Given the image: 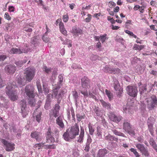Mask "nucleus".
Wrapping results in <instances>:
<instances>
[{"label": "nucleus", "instance_id": "nucleus-1", "mask_svg": "<svg viewBox=\"0 0 157 157\" xmlns=\"http://www.w3.org/2000/svg\"><path fill=\"white\" fill-rule=\"evenodd\" d=\"M79 132L78 125L77 123H75L74 125L71 127L70 130L69 128L67 129L66 132L63 135V137L66 141H70L71 139L75 138L76 136L78 135Z\"/></svg>", "mask_w": 157, "mask_h": 157}, {"label": "nucleus", "instance_id": "nucleus-2", "mask_svg": "<svg viewBox=\"0 0 157 157\" xmlns=\"http://www.w3.org/2000/svg\"><path fill=\"white\" fill-rule=\"evenodd\" d=\"M60 87H53L52 90L53 95L54 96L55 98L56 99L57 104H60L64 94L67 92V90L65 89H61L59 92Z\"/></svg>", "mask_w": 157, "mask_h": 157}, {"label": "nucleus", "instance_id": "nucleus-3", "mask_svg": "<svg viewBox=\"0 0 157 157\" xmlns=\"http://www.w3.org/2000/svg\"><path fill=\"white\" fill-rule=\"evenodd\" d=\"M146 101L147 108L148 111H153L157 108V98L155 95H152L147 99Z\"/></svg>", "mask_w": 157, "mask_h": 157}, {"label": "nucleus", "instance_id": "nucleus-4", "mask_svg": "<svg viewBox=\"0 0 157 157\" xmlns=\"http://www.w3.org/2000/svg\"><path fill=\"white\" fill-rule=\"evenodd\" d=\"M13 86L10 85L7 86L6 88V92L7 95L10 99L13 101L17 100L18 96L16 92L13 89Z\"/></svg>", "mask_w": 157, "mask_h": 157}, {"label": "nucleus", "instance_id": "nucleus-5", "mask_svg": "<svg viewBox=\"0 0 157 157\" xmlns=\"http://www.w3.org/2000/svg\"><path fill=\"white\" fill-rule=\"evenodd\" d=\"M34 86L31 84L26 85L25 89V93L30 98H34L35 96Z\"/></svg>", "mask_w": 157, "mask_h": 157}, {"label": "nucleus", "instance_id": "nucleus-6", "mask_svg": "<svg viewBox=\"0 0 157 157\" xmlns=\"http://www.w3.org/2000/svg\"><path fill=\"white\" fill-rule=\"evenodd\" d=\"M25 82L26 81L24 78H21L19 76L18 77H17L16 78L15 82H13L12 84L11 83L10 84L15 87H21L25 85Z\"/></svg>", "mask_w": 157, "mask_h": 157}, {"label": "nucleus", "instance_id": "nucleus-7", "mask_svg": "<svg viewBox=\"0 0 157 157\" xmlns=\"http://www.w3.org/2000/svg\"><path fill=\"white\" fill-rule=\"evenodd\" d=\"M127 94L130 96L135 98L138 92L137 88L134 86H128L126 88Z\"/></svg>", "mask_w": 157, "mask_h": 157}, {"label": "nucleus", "instance_id": "nucleus-8", "mask_svg": "<svg viewBox=\"0 0 157 157\" xmlns=\"http://www.w3.org/2000/svg\"><path fill=\"white\" fill-rule=\"evenodd\" d=\"M108 115L110 120L116 123H119L122 119L121 116L119 115H116L114 112H110Z\"/></svg>", "mask_w": 157, "mask_h": 157}, {"label": "nucleus", "instance_id": "nucleus-9", "mask_svg": "<svg viewBox=\"0 0 157 157\" xmlns=\"http://www.w3.org/2000/svg\"><path fill=\"white\" fill-rule=\"evenodd\" d=\"M26 101L25 99L21 100L20 102L21 109V113L23 117H25L29 113L26 106Z\"/></svg>", "mask_w": 157, "mask_h": 157}, {"label": "nucleus", "instance_id": "nucleus-10", "mask_svg": "<svg viewBox=\"0 0 157 157\" xmlns=\"http://www.w3.org/2000/svg\"><path fill=\"white\" fill-rule=\"evenodd\" d=\"M1 142L5 146V148L6 151H10L15 148L14 143H11L4 139H2Z\"/></svg>", "mask_w": 157, "mask_h": 157}, {"label": "nucleus", "instance_id": "nucleus-11", "mask_svg": "<svg viewBox=\"0 0 157 157\" xmlns=\"http://www.w3.org/2000/svg\"><path fill=\"white\" fill-rule=\"evenodd\" d=\"M59 104H56L53 108L51 110L49 115L50 117L52 116L56 117L59 115V110L60 109V106Z\"/></svg>", "mask_w": 157, "mask_h": 157}, {"label": "nucleus", "instance_id": "nucleus-12", "mask_svg": "<svg viewBox=\"0 0 157 157\" xmlns=\"http://www.w3.org/2000/svg\"><path fill=\"white\" fill-rule=\"evenodd\" d=\"M81 84L82 86L80 88L88 89L90 87V81L87 77L85 76L81 79Z\"/></svg>", "mask_w": 157, "mask_h": 157}, {"label": "nucleus", "instance_id": "nucleus-13", "mask_svg": "<svg viewBox=\"0 0 157 157\" xmlns=\"http://www.w3.org/2000/svg\"><path fill=\"white\" fill-rule=\"evenodd\" d=\"M114 89L117 96L120 97L122 94L123 89L120 86V85L117 80L115 81L114 83Z\"/></svg>", "mask_w": 157, "mask_h": 157}, {"label": "nucleus", "instance_id": "nucleus-14", "mask_svg": "<svg viewBox=\"0 0 157 157\" xmlns=\"http://www.w3.org/2000/svg\"><path fill=\"white\" fill-rule=\"evenodd\" d=\"M35 73V69L27 70L25 72L26 80L30 82L34 77Z\"/></svg>", "mask_w": 157, "mask_h": 157}, {"label": "nucleus", "instance_id": "nucleus-15", "mask_svg": "<svg viewBox=\"0 0 157 157\" xmlns=\"http://www.w3.org/2000/svg\"><path fill=\"white\" fill-rule=\"evenodd\" d=\"M52 133L51 127L49 126L46 134L47 142L49 143H53L55 141L54 138L51 135Z\"/></svg>", "mask_w": 157, "mask_h": 157}, {"label": "nucleus", "instance_id": "nucleus-16", "mask_svg": "<svg viewBox=\"0 0 157 157\" xmlns=\"http://www.w3.org/2000/svg\"><path fill=\"white\" fill-rule=\"evenodd\" d=\"M71 33L76 36H78L79 35H82L83 30L80 28L78 27L77 25L73 26L72 28Z\"/></svg>", "mask_w": 157, "mask_h": 157}, {"label": "nucleus", "instance_id": "nucleus-17", "mask_svg": "<svg viewBox=\"0 0 157 157\" xmlns=\"http://www.w3.org/2000/svg\"><path fill=\"white\" fill-rule=\"evenodd\" d=\"M100 102L102 106L108 111V113H109L110 112L112 111L113 107L111 106L110 103L108 102H106L103 100H101Z\"/></svg>", "mask_w": 157, "mask_h": 157}, {"label": "nucleus", "instance_id": "nucleus-18", "mask_svg": "<svg viewBox=\"0 0 157 157\" xmlns=\"http://www.w3.org/2000/svg\"><path fill=\"white\" fill-rule=\"evenodd\" d=\"M31 44L33 46V49H35L40 44L39 40L38 39L37 36H34L31 39Z\"/></svg>", "mask_w": 157, "mask_h": 157}, {"label": "nucleus", "instance_id": "nucleus-19", "mask_svg": "<svg viewBox=\"0 0 157 157\" xmlns=\"http://www.w3.org/2000/svg\"><path fill=\"white\" fill-rule=\"evenodd\" d=\"M109 152V151L105 148L100 149L97 154L96 157H105Z\"/></svg>", "mask_w": 157, "mask_h": 157}, {"label": "nucleus", "instance_id": "nucleus-20", "mask_svg": "<svg viewBox=\"0 0 157 157\" xmlns=\"http://www.w3.org/2000/svg\"><path fill=\"white\" fill-rule=\"evenodd\" d=\"M132 126L131 125L129 121L126 120H124L123 129L125 132L129 130Z\"/></svg>", "mask_w": 157, "mask_h": 157}, {"label": "nucleus", "instance_id": "nucleus-21", "mask_svg": "<svg viewBox=\"0 0 157 157\" xmlns=\"http://www.w3.org/2000/svg\"><path fill=\"white\" fill-rule=\"evenodd\" d=\"M56 124L59 126L60 128L63 129L64 128V125L61 116L58 117L56 119Z\"/></svg>", "mask_w": 157, "mask_h": 157}, {"label": "nucleus", "instance_id": "nucleus-22", "mask_svg": "<svg viewBox=\"0 0 157 157\" xmlns=\"http://www.w3.org/2000/svg\"><path fill=\"white\" fill-rule=\"evenodd\" d=\"M84 129L83 127L80 126V132L79 135V139L77 140L78 142L82 143L83 142V137L84 136Z\"/></svg>", "mask_w": 157, "mask_h": 157}, {"label": "nucleus", "instance_id": "nucleus-23", "mask_svg": "<svg viewBox=\"0 0 157 157\" xmlns=\"http://www.w3.org/2000/svg\"><path fill=\"white\" fill-rule=\"evenodd\" d=\"M59 28L60 32L64 36H67V32L66 30L63 23H61L59 24Z\"/></svg>", "mask_w": 157, "mask_h": 157}, {"label": "nucleus", "instance_id": "nucleus-24", "mask_svg": "<svg viewBox=\"0 0 157 157\" xmlns=\"http://www.w3.org/2000/svg\"><path fill=\"white\" fill-rule=\"evenodd\" d=\"M40 133L37 131L33 132L31 133L30 136L33 139H35L36 141L40 140Z\"/></svg>", "mask_w": 157, "mask_h": 157}, {"label": "nucleus", "instance_id": "nucleus-25", "mask_svg": "<svg viewBox=\"0 0 157 157\" xmlns=\"http://www.w3.org/2000/svg\"><path fill=\"white\" fill-rule=\"evenodd\" d=\"M63 75L61 74L59 75L58 76L59 78V81L57 84H56L55 86L53 87H60V88L62 86V82H63Z\"/></svg>", "mask_w": 157, "mask_h": 157}, {"label": "nucleus", "instance_id": "nucleus-26", "mask_svg": "<svg viewBox=\"0 0 157 157\" xmlns=\"http://www.w3.org/2000/svg\"><path fill=\"white\" fill-rule=\"evenodd\" d=\"M105 139L106 140L108 141H114L116 142H117L118 141V139L117 138L115 137V136H112L109 134L106 136L105 137Z\"/></svg>", "mask_w": 157, "mask_h": 157}, {"label": "nucleus", "instance_id": "nucleus-27", "mask_svg": "<svg viewBox=\"0 0 157 157\" xmlns=\"http://www.w3.org/2000/svg\"><path fill=\"white\" fill-rule=\"evenodd\" d=\"M10 54H22L21 51V49L19 48H12L10 51L9 52Z\"/></svg>", "mask_w": 157, "mask_h": 157}, {"label": "nucleus", "instance_id": "nucleus-28", "mask_svg": "<svg viewBox=\"0 0 157 157\" xmlns=\"http://www.w3.org/2000/svg\"><path fill=\"white\" fill-rule=\"evenodd\" d=\"M147 84H143L142 86H141L140 87L139 90L140 94H143L144 92H146L147 91Z\"/></svg>", "mask_w": 157, "mask_h": 157}, {"label": "nucleus", "instance_id": "nucleus-29", "mask_svg": "<svg viewBox=\"0 0 157 157\" xmlns=\"http://www.w3.org/2000/svg\"><path fill=\"white\" fill-rule=\"evenodd\" d=\"M147 124L149 130L152 136H154L153 124L151 122H148Z\"/></svg>", "mask_w": 157, "mask_h": 157}, {"label": "nucleus", "instance_id": "nucleus-30", "mask_svg": "<svg viewBox=\"0 0 157 157\" xmlns=\"http://www.w3.org/2000/svg\"><path fill=\"white\" fill-rule=\"evenodd\" d=\"M72 95L73 98L75 100V105H76L78 103V101L79 97L77 92L76 91H73Z\"/></svg>", "mask_w": 157, "mask_h": 157}, {"label": "nucleus", "instance_id": "nucleus-31", "mask_svg": "<svg viewBox=\"0 0 157 157\" xmlns=\"http://www.w3.org/2000/svg\"><path fill=\"white\" fill-rule=\"evenodd\" d=\"M135 146L136 147L139 149L141 152L145 148L144 145L143 144L136 143L135 144Z\"/></svg>", "mask_w": 157, "mask_h": 157}, {"label": "nucleus", "instance_id": "nucleus-32", "mask_svg": "<svg viewBox=\"0 0 157 157\" xmlns=\"http://www.w3.org/2000/svg\"><path fill=\"white\" fill-rule=\"evenodd\" d=\"M140 110L143 113H144L146 112V105L144 103L141 102L140 105Z\"/></svg>", "mask_w": 157, "mask_h": 157}, {"label": "nucleus", "instance_id": "nucleus-33", "mask_svg": "<svg viewBox=\"0 0 157 157\" xmlns=\"http://www.w3.org/2000/svg\"><path fill=\"white\" fill-rule=\"evenodd\" d=\"M87 90L85 89L84 88L82 89L81 88H80L79 91L83 95L84 97L85 98H86L88 96Z\"/></svg>", "mask_w": 157, "mask_h": 157}, {"label": "nucleus", "instance_id": "nucleus-34", "mask_svg": "<svg viewBox=\"0 0 157 157\" xmlns=\"http://www.w3.org/2000/svg\"><path fill=\"white\" fill-rule=\"evenodd\" d=\"M112 131L113 132V133L116 135L122 136L124 137H126L124 134V133L118 131L116 129H113L112 130Z\"/></svg>", "mask_w": 157, "mask_h": 157}, {"label": "nucleus", "instance_id": "nucleus-35", "mask_svg": "<svg viewBox=\"0 0 157 157\" xmlns=\"http://www.w3.org/2000/svg\"><path fill=\"white\" fill-rule=\"evenodd\" d=\"M143 155H144L145 157H148L150 155V154L148 149L147 147H146L141 152Z\"/></svg>", "mask_w": 157, "mask_h": 157}, {"label": "nucleus", "instance_id": "nucleus-36", "mask_svg": "<svg viewBox=\"0 0 157 157\" xmlns=\"http://www.w3.org/2000/svg\"><path fill=\"white\" fill-rule=\"evenodd\" d=\"M28 104L31 107H33L35 106L36 101L35 100L34 98H30L29 99Z\"/></svg>", "mask_w": 157, "mask_h": 157}, {"label": "nucleus", "instance_id": "nucleus-37", "mask_svg": "<svg viewBox=\"0 0 157 157\" xmlns=\"http://www.w3.org/2000/svg\"><path fill=\"white\" fill-rule=\"evenodd\" d=\"M144 47V45H139L136 44H134L133 48L135 50L140 51Z\"/></svg>", "mask_w": 157, "mask_h": 157}, {"label": "nucleus", "instance_id": "nucleus-38", "mask_svg": "<svg viewBox=\"0 0 157 157\" xmlns=\"http://www.w3.org/2000/svg\"><path fill=\"white\" fill-rule=\"evenodd\" d=\"M126 132L131 136H134L136 134L134 129L132 128V127L130 128L129 130L127 131Z\"/></svg>", "mask_w": 157, "mask_h": 157}, {"label": "nucleus", "instance_id": "nucleus-39", "mask_svg": "<svg viewBox=\"0 0 157 157\" xmlns=\"http://www.w3.org/2000/svg\"><path fill=\"white\" fill-rule=\"evenodd\" d=\"M131 60L132 64H134L135 63H137L138 62H140V59L136 57L132 58Z\"/></svg>", "mask_w": 157, "mask_h": 157}, {"label": "nucleus", "instance_id": "nucleus-40", "mask_svg": "<svg viewBox=\"0 0 157 157\" xmlns=\"http://www.w3.org/2000/svg\"><path fill=\"white\" fill-rule=\"evenodd\" d=\"M94 111L97 116H100L101 115V110L98 107L95 106Z\"/></svg>", "mask_w": 157, "mask_h": 157}, {"label": "nucleus", "instance_id": "nucleus-41", "mask_svg": "<svg viewBox=\"0 0 157 157\" xmlns=\"http://www.w3.org/2000/svg\"><path fill=\"white\" fill-rule=\"evenodd\" d=\"M107 39H108V38L107 37V34L105 33L103 35L100 36V40L102 43H104L105 40Z\"/></svg>", "mask_w": 157, "mask_h": 157}, {"label": "nucleus", "instance_id": "nucleus-42", "mask_svg": "<svg viewBox=\"0 0 157 157\" xmlns=\"http://www.w3.org/2000/svg\"><path fill=\"white\" fill-rule=\"evenodd\" d=\"M41 38L43 41L45 43H48L50 41V39L47 36L43 35H42Z\"/></svg>", "mask_w": 157, "mask_h": 157}, {"label": "nucleus", "instance_id": "nucleus-43", "mask_svg": "<svg viewBox=\"0 0 157 157\" xmlns=\"http://www.w3.org/2000/svg\"><path fill=\"white\" fill-rule=\"evenodd\" d=\"M43 88L44 91V93L45 94H48L49 92V89L47 86L46 85V84L43 83Z\"/></svg>", "mask_w": 157, "mask_h": 157}, {"label": "nucleus", "instance_id": "nucleus-44", "mask_svg": "<svg viewBox=\"0 0 157 157\" xmlns=\"http://www.w3.org/2000/svg\"><path fill=\"white\" fill-rule=\"evenodd\" d=\"M88 128L90 134L91 135H93V132H94V128L90 123L88 124Z\"/></svg>", "mask_w": 157, "mask_h": 157}, {"label": "nucleus", "instance_id": "nucleus-45", "mask_svg": "<svg viewBox=\"0 0 157 157\" xmlns=\"http://www.w3.org/2000/svg\"><path fill=\"white\" fill-rule=\"evenodd\" d=\"M117 69H103V71L105 73H113L115 74L116 73Z\"/></svg>", "mask_w": 157, "mask_h": 157}, {"label": "nucleus", "instance_id": "nucleus-46", "mask_svg": "<svg viewBox=\"0 0 157 157\" xmlns=\"http://www.w3.org/2000/svg\"><path fill=\"white\" fill-rule=\"evenodd\" d=\"M105 93L106 94L108 97L109 100H111L113 98L112 94L110 91H108L106 89L105 90Z\"/></svg>", "mask_w": 157, "mask_h": 157}, {"label": "nucleus", "instance_id": "nucleus-47", "mask_svg": "<svg viewBox=\"0 0 157 157\" xmlns=\"http://www.w3.org/2000/svg\"><path fill=\"white\" fill-rule=\"evenodd\" d=\"M130 150L134 154L135 157H140V155L138 153L137 151L136 150L133 148H132L130 149Z\"/></svg>", "mask_w": 157, "mask_h": 157}, {"label": "nucleus", "instance_id": "nucleus-48", "mask_svg": "<svg viewBox=\"0 0 157 157\" xmlns=\"http://www.w3.org/2000/svg\"><path fill=\"white\" fill-rule=\"evenodd\" d=\"M53 96V94H48L46 96V101L48 102H52V98H53L52 96Z\"/></svg>", "mask_w": 157, "mask_h": 157}, {"label": "nucleus", "instance_id": "nucleus-49", "mask_svg": "<svg viewBox=\"0 0 157 157\" xmlns=\"http://www.w3.org/2000/svg\"><path fill=\"white\" fill-rule=\"evenodd\" d=\"M41 115L42 113L41 112H40L38 114H37L36 115V121L38 122L39 123H40L41 119Z\"/></svg>", "mask_w": 157, "mask_h": 157}, {"label": "nucleus", "instance_id": "nucleus-50", "mask_svg": "<svg viewBox=\"0 0 157 157\" xmlns=\"http://www.w3.org/2000/svg\"><path fill=\"white\" fill-rule=\"evenodd\" d=\"M36 84L39 92V93H42V88L40 82L39 81H37L36 82Z\"/></svg>", "mask_w": 157, "mask_h": 157}, {"label": "nucleus", "instance_id": "nucleus-51", "mask_svg": "<svg viewBox=\"0 0 157 157\" xmlns=\"http://www.w3.org/2000/svg\"><path fill=\"white\" fill-rule=\"evenodd\" d=\"M18 21L17 18H14L13 20V21L10 24V26H13V27H15L16 26V23Z\"/></svg>", "mask_w": 157, "mask_h": 157}, {"label": "nucleus", "instance_id": "nucleus-52", "mask_svg": "<svg viewBox=\"0 0 157 157\" xmlns=\"http://www.w3.org/2000/svg\"><path fill=\"white\" fill-rule=\"evenodd\" d=\"M16 69H4L5 72L8 74H13L15 71Z\"/></svg>", "mask_w": 157, "mask_h": 157}, {"label": "nucleus", "instance_id": "nucleus-53", "mask_svg": "<svg viewBox=\"0 0 157 157\" xmlns=\"http://www.w3.org/2000/svg\"><path fill=\"white\" fill-rule=\"evenodd\" d=\"M51 102L46 101L44 108L45 109L48 110L51 107Z\"/></svg>", "mask_w": 157, "mask_h": 157}, {"label": "nucleus", "instance_id": "nucleus-54", "mask_svg": "<svg viewBox=\"0 0 157 157\" xmlns=\"http://www.w3.org/2000/svg\"><path fill=\"white\" fill-rule=\"evenodd\" d=\"M62 19L63 21L65 22H67L69 19V17L68 13L66 15H64L63 16Z\"/></svg>", "mask_w": 157, "mask_h": 157}, {"label": "nucleus", "instance_id": "nucleus-55", "mask_svg": "<svg viewBox=\"0 0 157 157\" xmlns=\"http://www.w3.org/2000/svg\"><path fill=\"white\" fill-rule=\"evenodd\" d=\"M99 56L96 55L92 54L91 56L90 59L92 61H95L98 59Z\"/></svg>", "mask_w": 157, "mask_h": 157}, {"label": "nucleus", "instance_id": "nucleus-56", "mask_svg": "<svg viewBox=\"0 0 157 157\" xmlns=\"http://www.w3.org/2000/svg\"><path fill=\"white\" fill-rule=\"evenodd\" d=\"M8 57V56L6 54L0 55V61H3Z\"/></svg>", "mask_w": 157, "mask_h": 157}, {"label": "nucleus", "instance_id": "nucleus-57", "mask_svg": "<svg viewBox=\"0 0 157 157\" xmlns=\"http://www.w3.org/2000/svg\"><path fill=\"white\" fill-rule=\"evenodd\" d=\"M15 64L18 67H21L23 64V62L22 60H19L17 62H15Z\"/></svg>", "mask_w": 157, "mask_h": 157}, {"label": "nucleus", "instance_id": "nucleus-58", "mask_svg": "<svg viewBox=\"0 0 157 157\" xmlns=\"http://www.w3.org/2000/svg\"><path fill=\"white\" fill-rule=\"evenodd\" d=\"M88 17L85 19V21L87 23L89 22L92 19L91 15L89 13H88L87 15Z\"/></svg>", "mask_w": 157, "mask_h": 157}, {"label": "nucleus", "instance_id": "nucleus-59", "mask_svg": "<svg viewBox=\"0 0 157 157\" xmlns=\"http://www.w3.org/2000/svg\"><path fill=\"white\" fill-rule=\"evenodd\" d=\"M53 132V134L55 135L56 138L58 139L59 135V130L55 128Z\"/></svg>", "mask_w": 157, "mask_h": 157}, {"label": "nucleus", "instance_id": "nucleus-60", "mask_svg": "<svg viewBox=\"0 0 157 157\" xmlns=\"http://www.w3.org/2000/svg\"><path fill=\"white\" fill-rule=\"evenodd\" d=\"M44 145V143H39L38 144H36L34 145V147H38V149H39L40 148H41L43 147Z\"/></svg>", "mask_w": 157, "mask_h": 157}, {"label": "nucleus", "instance_id": "nucleus-61", "mask_svg": "<svg viewBox=\"0 0 157 157\" xmlns=\"http://www.w3.org/2000/svg\"><path fill=\"white\" fill-rule=\"evenodd\" d=\"M101 44L100 42V41H99L98 42L96 45V48H97L98 49V51H101Z\"/></svg>", "mask_w": 157, "mask_h": 157}, {"label": "nucleus", "instance_id": "nucleus-62", "mask_svg": "<svg viewBox=\"0 0 157 157\" xmlns=\"http://www.w3.org/2000/svg\"><path fill=\"white\" fill-rule=\"evenodd\" d=\"M96 132V136L100 138H101L102 137V134L101 130L98 128Z\"/></svg>", "mask_w": 157, "mask_h": 157}, {"label": "nucleus", "instance_id": "nucleus-63", "mask_svg": "<svg viewBox=\"0 0 157 157\" xmlns=\"http://www.w3.org/2000/svg\"><path fill=\"white\" fill-rule=\"evenodd\" d=\"M90 144L86 143V146L84 149L85 151L86 152H88L90 149Z\"/></svg>", "mask_w": 157, "mask_h": 157}, {"label": "nucleus", "instance_id": "nucleus-64", "mask_svg": "<svg viewBox=\"0 0 157 157\" xmlns=\"http://www.w3.org/2000/svg\"><path fill=\"white\" fill-rule=\"evenodd\" d=\"M149 143L150 145L152 147L153 146H154L156 144L153 138H151L150 139Z\"/></svg>", "mask_w": 157, "mask_h": 157}]
</instances>
